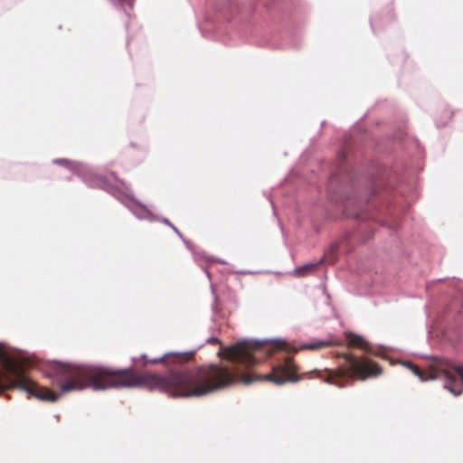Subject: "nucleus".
<instances>
[{
  "label": "nucleus",
  "mask_w": 463,
  "mask_h": 463,
  "mask_svg": "<svg viewBox=\"0 0 463 463\" xmlns=\"http://www.w3.org/2000/svg\"><path fill=\"white\" fill-rule=\"evenodd\" d=\"M58 373L67 380V383L61 386V392L81 391L86 388L95 392L137 387L150 391H169L175 388L173 396L190 398L208 395L235 381L229 369L218 365L184 372L170 371L166 376L153 373L134 375L128 371L72 364H61Z\"/></svg>",
  "instance_id": "obj_1"
},
{
  "label": "nucleus",
  "mask_w": 463,
  "mask_h": 463,
  "mask_svg": "<svg viewBox=\"0 0 463 463\" xmlns=\"http://www.w3.org/2000/svg\"><path fill=\"white\" fill-rule=\"evenodd\" d=\"M450 367L451 365L448 362L437 359L435 365L432 366L433 372L429 373L427 376H425L424 373L415 365H413L411 370L421 382L436 380L439 377H443L445 380L452 382L453 377L449 371V368Z\"/></svg>",
  "instance_id": "obj_4"
},
{
  "label": "nucleus",
  "mask_w": 463,
  "mask_h": 463,
  "mask_svg": "<svg viewBox=\"0 0 463 463\" xmlns=\"http://www.w3.org/2000/svg\"><path fill=\"white\" fill-rule=\"evenodd\" d=\"M126 205L138 219H146L149 221L155 219L153 213L146 207V205L134 199H128Z\"/></svg>",
  "instance_id": "obj_7"
},
{
  "label": "nucleus",
  "mask_w": 463,
  "mask_h": 463,
  "mask_svg": "<svg viewBox=\"0 0 463 463\" xmlns=\"http://www.w3.org/2000/svg\"><path fill=\"white\" fill-rule=\"evenodd\" d=\"M194 353H195L194 350V351H186V352H169V353H165L163 356H161L159 358H155L153 360H150L149 363L156 364V363L163 362L164 360L169 359V358H175L178 361L183 362V361H186L191 356H193L194 354Z\"/></svg>",
  "instance_id": "obj_8"
},
{
  "label": "nucleus",
  "mask_w": 463,
  "mask_h": 463,
  "mask_svg": "<svg viewBox=\"0 0 463 463\" xmlns=\"http://www.w3.org/2000/svg\"><path fill=\"white\" fill-rule=\"evenodd\" d=\"M53 163L54 164H58V165H61L67 168H70L71 169L73 172L77 170V166L72 164L71 162L66 160V159H56V160H53Z\"/></svg>",
  "instance_id": "obj_12"
},
{
  "label": "nucleus",
  "mask_w": 463,
  "mask_h": 463,
  "mask_svg": "<svg viewBox=\"0 0 463 463\" xmlns=\"http://www.w3.org/2000/svg\"><path fill=\"white\" fill-rule=\"evenodd\" d=\"M346 336L349 340V345L369 351L368 343L363 336L352 332L346 333Z\"/></svg>",
  "instance_id": "obj_9"
},
{
  "label": "nucleus",
  "mask_w": 463,
  "mask_h": 463,
  "mask_svg": "<svg viewBox=\"0 0 463 463\" xmlns=\"http://www.w3.org/2000/svg\"><path fill=\"white\" fill-rule=\"evenodd\" d=\"M453 370L458 373L460 375V378H461V382L463 383V366L462 365H458V366H454L453 367Z\"/></svg>",
  "instance_id": "obj_16"
},
{
  "label": "nucleus",
  "mask_w": 463,
  "mask_h": 463,
  "mask_svg": "<svg viewBox=\"0 0 463 463\" xmlns=\"http://www.w3.org/2000/svg\"><path fill=\"white\" fill-rule=\"evenodd\" d=\"M323 262V259L316 263H307L301 267L296 268L293 271L294 275L297 277H303L307 274V272L310 270H314L320 263Z\"/></svg>",
  "instance_id": "obj_10"
},
{
  "label": "nucleus",
  "mask_w": 463,
  "mask_h": 463,
  "mask_svg": "<svg viewBox=\"0 0 463 463\" xmlns=\"http://www.w3.org/2000/svg\"><path fill=\"white\" fill-rule=\"evenodd\" d=\"M19 358H14L9 355L5 348L0 345V365L2 371L0 372V378L4 381L9 379V373H18L15 369V363Z\"/></svg>",
  "instance_id": "obj_6"
},
{
  "label": "nucleus",
  "mask_w": 463,
  "mask_h": 463,
  "mask_svg": "<svg viewBox=\"0 0 463 463\" xmlns=\"http://www.w3.org/2000/svg\"><path fill=\"white\" fill-rule=\"evenodd\" d=\"M268 343H278L284 345L285 342L282 339H263V340H252L245 339L237 342L232 346H227L223 350L218 352V355L235 361L245 367L252 366L255 364V359L252 356V352L258 349L260 345Z\"/></svg>",
  "instance_id": "obj_2"
},
{
  "label": "nucleus",
  "mask_w": 463,
  "mask_h": 463,
  "mask_svg": "<svg viewBox=\"0 0 463 463\" xmlns=\"http://www.w3.org/2000/svg\"><path fill=\"white\" fill-rule=\"evenodd\" d=\"M296 372L295 365L288 360L284 364L274 366L271 373L264 376L243 374L241 377V381L246 385H250L257 381H269L276 385H283L288 383H297L298 381Z\"/></svg>",
  "instance_id": "obj_3"
},
{
  "label": "nucleus",
  "mask_w": 463,
  "mask_h": 463,
  "mask_svg": "<svg viewBox=\"0 0 463 463\" xmlns=\"http://www.w3.org/2000/svg\"><path fill=\"white\" fill-rule=\"evenodd\" d=\"M337 250V246L336 245H332L330 247V249L326 252V254L324 255V257L322 258L323 260L324 259H330L331 258V255H333Z\"/></svg>",
  "instance_id": "obj_15"
},
{
  "label": "nucleus",
  "mask_w": 463,
  "mask_h": 463,
  "mask_svg": "<svg viewBox=\"0 0 463 463\" xmlns=\"http://www.w3.org/2000/svg\"><path fill=\"white\" fill-rule=\"evenodd\" d=\"M163 222H164L165 224H166V225L170 226V227L174 230V232H175V233H176V234H177V235H178V236L183 240V241H184V244L187 246V248H188L189 250H191V249H190V244H189V242L184 239V237H183L182 233H181V232H179V231H178V230H177V229H176V228H175V226H174V225H173V224H172V223L167 220V219L164 218V219H163Z\"/></svg>",
  "instance_id": "obj_13"
},
{
  "label": "nucleus",
  "mask_w": 463,
  "mask_h": 463,
  "mask_svg": "<svg viewBox=\"0 0 463 463\" xmlns=\"http://www.w3.org/2000/svg\"><path fill=\"white\" fill-rule=\"evenodd\" d=\"M329 345H330V343L327 342V341L315 340V341H313V342H311L309 344L301 345L299 348H296L294 351L298 352L300 349H312V350H316V349L323 348V347L327 346Z\"/></svg>",
  "instance_id": "obj_11"
},
{
  "label": "nucleus",
  "mask_w": 463,
  "mask_h": 463,
  "mask_svg": "<svg viewBox=\"0 0 463 463\" xmlns=\"http://www.w3.org/2000/svg\"><path fill=\"white\" fill-rule=\"evenodd\" d=\"M213 338H208L207 341L210 342V341H213Z\"/></svg>",
  "instance_id": "obj_19"
},
{
  "label": "nucleus",
  "mask_w": 463,
  "mask_h": 463,
  "mask_svg": "<svg viewBox=\"0 0 463 463\" xmlns=\"http://www.w3.org/2000/svg\"><path fill=\"white\" fill-rule=\"evenodd\" d=\"M402 365L407 367V368H409V369L413 367V364L411 362H403Z\"/></svg>",
  "instance_id": "obj_18"
},
{
  "label": "nucleus",
  "mask_w": 463,
  "mask_h": 463,
  "mask_svg": "<svg viewBox=\"0 0 463 463\" xmlns=\"http://www.w3.org/2000/svg\"><path fill=\"white\" fill-rule=\"evenodd\" d=\"M330 383H333V384H335V385H336V386H338V387H340V388H342V387H344V386H345V384H344V383H341L340 381H338V380L332 381V382H330Z\"/></svg>",
  "instance_id": "obj_17"
},
{
  "label": "nucleus",
  "mask_w": 463,
  "mask_h": 463,
  "mask_svg": "<svg viewBox=\"0 0 463 463\" xmlns=\"http://www.w3.org/2000/svg\"><path fill=\"white\" fill-rule=\"evenodd\" d=\"M350 369L354 374L360 375L363 379L367 376L381 374L382 370L377 365L372 364L366 360L351 358L349 361Z\"/></svg>",
  "instance_id": "obj_5"
},
{
  "label": "nucleus",
  "mask_w": 463,
  "mask_h": 463,
  "mask_svg": "<svg viewBox=\"0 0 463 463\" xmlns=\"http://www.w3.org/2000/svg\"><path fill=\"white\" fill-rule=\"evenodd\" d=\"M451 376L453 377V381H452V382H449V381H447V380H446L447 383H446V384H444V388H445L446 390H448L450 393H452L454 396H456V397H457V396H459V395L462 393V392H461V391H458V390L454 389V388L450 385V383H454V382H455V377H454L452 374H451Z\"/></svg>",
  "instance_id": "obj_14"
}]
</instances>
